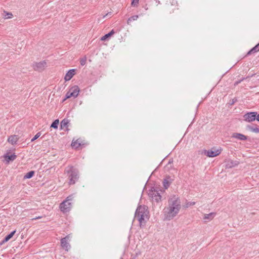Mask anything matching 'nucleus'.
<instances>
[{"instance_id": "1", "label": "nucleus", "mask_w": 259, "mask_h": 259, "mask_svg": "<svg viewBox=\"0 0 259 259\" xmlns=\"http://www.w3.org/2000/svg\"><path fill=\"white\" fill-rule=\"evenodd\" d=\"M181 208V201L179 198L176 196L170 198L168 206L164 209L165 219L171 220L174 219L179 213Z\"/></svg>"}, {"instance_id": "2", "label": "nucleus", "mask_w": 259, "mask_h": 259, "mask_svg": "<svg viewBox=\"0 0 259 259\" xmlns=\"http://www.w3.org/2000/svg\"><path fill=\"white\" fill-rule=\"evenodd\" d=\"M135 218L138 219L140 226L145 224L149 219V211L145 205L139 206L136 211Z\"/></svg>"}, {"instance_id": "3", "label": "nucleus", "mask_w": 259, "mask_h": 259, "mask_svg": "<svg viewBox=\"0 0 259 259\" xmlns=\"http://www.w3.org/2000/svg\"><path fill=\"white\" fill-rule=\"evenodd\" d=\"M72 197L70 196L68 197L66 200L60 204V208L63 212H66L70 210L71 206L70 201L72 200Z\"/></svg>"}, {"instance_id": "4", "label": "nucleus", "mask_w": 259, "mask_h": 259, "mask_svg": "<svg viewBox=\"0 0 259 259\" xmlns=\"http://www.w3.org/2000/svg\"><path fill=\"white\" fill-rule=\"evenodd\" d=\"M79 93V89L78 86L74 85L72 87L66 94V99L71 97L76 98Z\"/></svg>"}, {"instance_id": "5", "label": "nucleus", "mask_w": 259, "mask_h": 259, "mask_svg": "<svg viewBox=\"0 0 259 259\" xmlns=\"http://www.w3.org/2000/svg\"><path fill=\"white\" fill-rule=\"evenodd\" d=\"M68 173L70 172L69 176L70 185L74 184L75 181L78 179V172L76 171L73 167H70L69 169L67 170Z\"/></svg>"}, {"instance_id": "6", "label": "nucleus", "mask_w": 259, "mask_h": 259, "mask_svg": "<svg viewBox=\"0 0 259 259\" xmlns=\"http://www.w3.org/2000/svg\"><path fill=\"white\" fill-rule=\"evenodd\" d=\"M222 151V149L221 148H213L211 149L207 150L205 152V154L207 157H214L218 156L221 154Z\"/></svg>"}, {"instance_id": "7", "label": "nucleus", "mask_w": 259, "mask_h": 259, "mask_svg": "<svg viewBox=\"0 0 259 259\" xmlns=\"http://www.w3.org/2000/svg\"><path fill=\"white\" fill-rule=\"evenodd\" d=\"M148 195L154 201L158 202L161 200V195L155 188H152L149 190Z\"/></svg>"}, {"instance_id": "8", "label": "nucleus", "mask_w": 259, "mask_h": 259, "mask_svg": "<svg viewBox=\"0 0 259 259\" xmlns=\"http://www.w3.org/2000/svg\"><path fill=\"white\" fill-rule=\"evenodd\" d=\"M256 115L257 113L255 112H248L244 115V120L248 122H252L255 120Z\"/></svg>"}, {"instance_id": "9", "label": "nucleus", "mask_w": 259, "mask_h": 259, "mask_svg": "<svg viewBox=\"0 0 259 259\" xmlns=\"http://www.w3.org/2000/svg\"><path fill=\"white\" fill-rule=\"evenodd\" d=\"M3 158L4 162L6 164H8L10 161H13L16 158V155L14 153L11 154L10 152H7L4 155Z\"/></svg>"}, {"instance_id": "10", "label": "nucleus", "mask_w": 259, "mask_h": 259, "mask_svg": "<svg viewBox=\"0 0 259 259\" xmlns=\"http://www.w3.org/2000/svg\"><path fill=\"white\" fill-rule=\"evenodd\" d=\"M70 238V236L68 235L61 240V244L62 247L67 251H68L70 247L69 244L67 242L68 240Z\"/></svg>"}, {"instance_id": "11", "label": "nucleus", "mask_w": 259, "mask_h": 259, "mask_svg": "<svg viewBox=\"0 0 259 259\" xmlns=\"http://www.w3.org/2000/svg\"><path fill=\"white\" fill-rule=\"evenodd\" d=\"M47 66V63L45 61H42L36 63L34 65V69L36 70L41 71L45 69Z\"/></svg>"}, {"instance_id": "12", "label": "nucleus", "mask_w": 259, "mask_h": 259, "mask_svg": "<svg viewBox=\"0 0 259 259\" xmlns=\"http://www.w3.org/2000/svg\"><path fill=\"white\" fill-rule=\"evenodd\" d=\"M75 74V69H70L65 74L64 80L67 81L70 80L72 77Z\"/></svg>"}, {"instance_id": "13", "label": "nucleus", "mask_w": 259, "mask_h": 259, "mask_svg": "<svg viewBox=\"0 0 259 259\" xmlns=\"http://www.w3.org/2000/svg\"><path fill=\"white\" fill-rule=\"evenodd\" d=\"M215 215L216 213L215 212H210L208 214H204L203 220L205 222H208L212 220Z\"/></svg>"}, {"instance_id": "14", "label": "nucleus", "mask_w": 259, "mask_h": 259, "mask_svg": "<svg viewBox=\"0 0 259 259\" xmlns=\"http://www.w3.org/2000/svg\"><path fill=\"white\" fill-rule=\"evenodd\" d=\"M232 137L241 141H245L247 138L246 136L238 133H234L232 134Z\"/></svg>"}, {"instance_id": "15", "label": "nucleus", "mask_w": 259, "mask_h": 259, "mask_svg": "<svg viewBox=\"0 0 259 259\" xmlns=\"http://www.w3.org/2000/svg\"><path fill=\"white\" fill-rule=\"evenodd\" d=\"M19 140V137L17 135L10 136L8 139V142L12 145H15Z\"/></svg>"}, {"instance_id": "16", "label": "nucleus", "mask_w": 259, "mask_h": 259, "mask_svg": "<svg viewBox=\"0 0 259 259\" xmlns=\"http://www.w3.org/2000/svg\"><path fill=\"white\" fill-rule=\"evenodd\" d=\"M172 182V179L170 177H167L163 181V186L164 189H167Z\"/></svg>"}, {"instance_id": "17", "label": "nucleus", "mask_w": 259, "mask_h": 259, "mask_svg": "<svg viewBox=\"0 0 259 259\" xmlns=\"http://www.w3.org/2000/svg\"><path fill=\"white\" fill-rule=\"evenodd\" d=\"M68 124L69 120L67 119H64L61 123V128L64 131H67Z\"/></svg>"}, {"instance_id": "18", "label": "nucleus", "mask_w": 259, "mask_h": 259, "mask_svg": "<svg viewBox=\"0 0 259 259\" xmlns=\"http://www.w3.org/2000/svg\"><path fill=\"white\" fill-rule=\"evenodd\" d=\"M16 231H14L12 232L10 234L8 235L4 239V240L2 241V243H4L5 242H6L8 241L11 238L13 237L14 235L15 234Z\"/></svg>"}, {"instance_id": "19", "label": "nucleus", "mask_w": 259, "mask_h": 259, "mask_svg": "<svg viewBox=\"0 0 259 259\" xmlns=\"http://www.w3.org/2000/svg\"><path fill=\"white\" fill-rule=\"evenodd\" d=\"M3 17L6 19H11L13 17V15L12 13L4 11L3 13Z\"/></svg>"}, {"instance_id": "20", "label": "nucleus", "mask_w": 259, "mask_h": 259, "mask_svg": "<svg viewBox=\"0 0 259 259\" xmlns=\"http://www.w3.org/2000/svg\"><path fill=\"white\" fill-rule=\"evenodd\" d=\"M71 146L73 148L75 149H77L81 146L80 141L79 140H77L75 141H73Z\"/></svg>"}, {"instance_id": "21", "label": "nucleus", "mask_w": 259, "mask_h": 259, "mask_svg": "<svg viewBox=\"0 0 259 259\" xmlns=\"http://www.w3.org/2000/svg\"><path fill=\"white\" fill-rule=\"evenodd\" d=\"M114 33V32L112 30L109 33H108L105 34V35H104L103 36H102L101 38V40L102 41H104V40H106L108 38H109V37L112 36Z\"/></svg>"}, {"instance_id": "22", "label": "nucleus", "mask_w": 259, "mask_h": 259, "mask_svg": "<svg viewBox=\"0 0 259 259\" xmlns=\"http://www.w3.org/2000/svg\"><path fill=\"white\" fill-rule=\"evenodd\" d=\"M34 174V172L33 171H30L27 172L24 176V179H30L33 176Z\"/></svg>"}, {"instance_id": "23", "label": "nucleus", "mask_w": 259, "mask_h": 259, "mask_svg": "<svg viewBox=\"0 0 259 259\" xmlns=\"http://www.w3.org/2000/svg\"><path fill=\"white\" fill-rule=\"evenodd\" d=\"M59 120L58 119L55 120L51 124V127L55 129L58 128Z\"/></svg>"}, {"instance_id": "24", "label": "nucleus", "mask_w": 259, "mask_h": 259, "mask_svg": "<svg viewBox=\"0 0 259 259\" xmlns=\"http://www.w3.org/2000/svg\"><path fill=\"white\" fill-rule=\"evenodd\" d=\"M259 51V43L256 45L254 48H253L249 52L248 54L256 52Z\"/></svg>"}, {"instance_id": "25", "label": "nucleus", "mask_w": 259, "mask_h": 259, "mask_svg": "<svg viewBox=\"0 0 259 259\" xmlns=\"http://www.w3.org/2000/svg\"><path fill=\"white\" fill-rule=\"evenodd\" d=\"M40 135H41V133L40 132L37 133L34 136V137L31 140V142L34 141L35 140H36L37 138H38L40 136Z\"/></svg>"}, {"instance_id": "26", "label": "nucleus", "mask_w": 259, "mask_h": 259, "mask_svg": "<svg viewBox=\"0 0 259 259\" xmlns=\"http://www.w3.org/2000/svg\"><path fill=\"white\" fill-rule=\"evenodd\" d=\"M80 63L81 65L83 66L86 63V58H82L80 60Z\"/></svg>"}, {"instance_id": "27", "label": "nucleus", "mask_w": 259, "mask_h": 259, "mask_svg": "<svg viewBox=\"0 0 259 259\" xmlns=\"http://www.w3.org/2000/svg\"><path fill=\"white\" fill-rule=\"evenodd\" d=\"M139 0H133L132 2V5L133 6H137L138 4L139 3Z\"/></svg>"}, {"instance_id": "28", "label": "nucleus", "mask_w": 259, "mask_h": 259, "mask_svg": "<svg viewBox=\"0 0 259 259\" xmlns=\"http://www.w3.org/2000/svg\"><path fill=\"white\" fill-rule=\"evenodd\" d=\"M138 16H134L131 18H130L128 20V21H131L132 20H136L138 18Z\"/></svg>"}, {"instance_id": "29", "label": "nucleus", "mask_w": 259, "mask_h": 259, "mask_svg": "<svg viewBox=\"0 0 259 259\" xmlns=\"http://www.w3.org/2000/svg\"><path fill=\"white\" fill-rule=\"evenodd\" d=\"M231 165L229 166V167H230L237 165L238 164V162L237 161H235L234 162H233L232 161H231Z\"/></svg>"}, {"instance_id": "30", "label": "nucleus", "mask_w": 259, "mask_h": 259, "mask_svg": "<svg viewBox=\"0 0 259 259\" xmlns=\"http://www.w3.org/2000/svg\"><path fill=\"white\" fill-rule=\"evenodd\" d=\"M251 130L252 132H253L254 133H259V128H257V127L251 128Z\"/></svg>"}, {"instance_id": "31", "label": "nucleus", "mask_w": 259, "mask_h": 259, "mask_svg": "<svg viewBox=\"0 0 259 259\" xmlns=\"http://www.w3.org/2000/svg\"><path fill=\"white\" fill-rule=\"evenodd\" d=\"M41 218H42V217H41V216H39V217H36V218H33V219H32V220H34L39 219H41Z\"/></svg>"}, {"instance_id": "32", "label": "nucleus", "mask_w": 259, "mask_h": 259, "mask_svg": "<svg viewBox=\"0 0 259 259\" xmlns=\"http://www.w3.org/2000/svg\"><path fill=\"white\" fill-rule=\"evenodd\" d=\"M258 121H259V114L256 115V119Z\"/></svg>"}, {"instance_id": "33", "label": "nucleus", "mask_w": 259, "mask_h": 259, "mask_svg": "<svg viewBox=\"0 0 259 259\" xmlns=\"http://www.w3.org/2000/svg\"><path fill=\"white\" fill-rule=\"evenodd\" d=\"M195 204V202H191L190 203V205H194Z\"/></svg>"}]
</instances>
